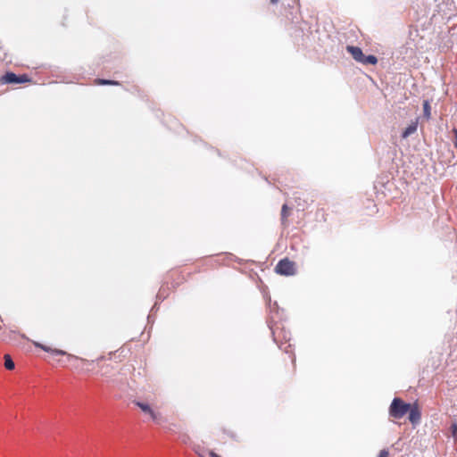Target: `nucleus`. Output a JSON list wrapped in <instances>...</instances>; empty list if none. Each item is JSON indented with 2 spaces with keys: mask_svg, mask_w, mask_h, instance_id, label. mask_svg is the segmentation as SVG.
<instances>
[{
  "mask_svg": "<svg viewBox=\"0 0 457 457\" xmlns=\"http://www.w3.org/2000/svg\"><path fill=\"white\" fill-rule=\"evenodd\" d=\"M411 404L405 403L399 398H395L393 400L390 405V415L395 419L403 418L406 413H408L409 409Z\"/></svg>",
  "mask_w": 457,
  "mask_h": 457,
  "instance_id": "f257e3e1",
  "label": "nucleus"
},
{
  "mask_svg": "<svg viewBox=\"0 0 457 457\" xmlns=\"http://www.w3.org/2000/svg\"><path fill=\"white\" fill-rule=\"evenodd\" d=\"M2 84H24L31 82L27 74L17 75L12 71H6L0 79Z\"/></svg>",
  "mask_w": 457,
  "mask_h": 457,
  "instance_id": "f03ea898",
  "label": "nucleus"
},
{
  "mask_svg": "<svg viewBox=\"0 0 457 457\" xmlns=\"http://www.w3.org/2000/svg\"><path fill=\"white\" fill-rule=\"evenodd\" d=\"M136 405L153 421H159L161 414L153 406L145 402H136Z\"/></svg>",
  "mask_w": 457,
  "mask_h": 457,
  "instance_id": "7ed1b4c3",
  "label": "nucleus"
},
{
  "mask_svg": "<svg viewBox=\"0 0 457 457\" xmlns=\"http://www.w3.org/2000/svg\"><path fill=\"white\" fill-rule=\"evenodd\" d=\"M276 272L280 275H293L295 271L294 262L287 259L281 260L275 268Z\"/></svg>",
  "mask_w": 457,
  "mask_h": 457,
  "instance_id": "20e7f679",
  "label": "nucleus"
},
{
  "mask_svg": "<svg viewBox=\"0 0 457 457\" xmlns=\"http://www.w3.org/2000/svg\"><path fill=\"white\" fill-rule=\"evenodd\" d=\"M34 345L47 352V353H52L53 355H62V356H65L67 361H72V360H78L79 358L75 355H72L71 353H66L65 351H62V350H59V349H55V348H51L49 346H46L45 345H42L38 342H33Z\"/></svg>",
  "mask_w": 457,
  "mask_h": 457,
  "instance_id": "39448f33",
  "label": "nucleus"
},
{
  "mask_svg": "<svg viewBox=\"0 0 457 457\" xmlns=\"http://www.w3.org/2000/svg\"><path fill=\"white\" fill-rule=\"evenodd\" d=\"M346 50L356 62L361 63L364 57V54L359 46H347Z\"/></svg>",
  "mask_w": 457,
  "mask_h": 457,
  "instance_id": "423d86ee",
  "label": "nucleus"
},
{
  "mask_svg": "<svg viewBox=\"0 0 457 457\" xmlns=\"http://www.w3.org/2000/svg\"><path fill=\"white\" fill-rule=\"evenodd\" d=\"M409 420L412 424H416L420 420V411L417 404L411 405L409 409Z\"/></svg>",
  "mask_w": 457,
  "mask_h": 457,
  "instance_id": "0eeeda50",
  "label": "nucleus"
},
{
  "mask_svg": "<svg viewBox=\"0 0 457 457\" xmlns=\"http://www.w3.org/2000/svg\"><path fill=\"white\" fill-rule=\"evenodd\" d=\"M417 129H418V123L417 122H411V124H409L402 132V135L401 137L403 138H407L408 137H410L411 135H412L413 133H415L417 131Z\"/></svg>",
  "mask_w": 457,
  "mask_h": 457,
  "instance_id": "6e6552de",
  "label": "nucleus"
},
{
  "mask_svg": "<svg viewBox=\"0 0 457 457\" xmlns=\"http://www.w3.org/2000/svg\"><path fill=\"white\" fill-rule=\"evenodd\" d=\"M378 62V58L374 54L365 55L361 62V64L364 65H375Z\"/></svg>",
  "mask_w": 457,
  "mask_h": 457,
  "instance_id": "1a4fd4ad",
  "label": "nucleus"
},
{
  "mask_svg": "<svg viewBox=\"0 0 457 457\" xmlns=\"http://www.w3.org/2000/svg\"><path fill=\"white\" fill-rule=\"evenodd\" d=\"M4 367L8 370H12L15 368V364L9 354L4 356Z\"/></svg>",
  "mask_w": 457,
  "mask_h": 457,
  "instance_id": "9d476101",
  "label": "nucleus"
},
{
  "mask_svg": "<svg viewBox=\"0 0 457 457\" xmlns=\"http://www.w3.org/2000/svg\"><path fill=\"white\" fill-rule=\"evenodd\" d=\"M96 82L98 85H102V86H117L120 84L117 80L105 79H97Z\"/></svg>",
  "mask_w": 457,
  "mask_h": 457,
  "instance_id": "9b49d317",
  "label": "nucleus"
},
{
  "mask_svg": "<svg viewBox=\"0 0 457 457\" xmlns=\"http://www.w3.org/2000/svg\"><path fill=\"white\" fill-rule=\"evenodd\" d=\"M423 112H424V115L426 117H430V104L428 103V101H424L423 103Z\"/></svg>",
  "mask_w": 457,
  "mask_h": 457,
  "instance_id": "f8f14e48",
  "label": "nucleus"
},
{
  "mask_svg": "<svg viewBox=\"0 0 457 457\" xmlns=\"http://www.w3.org/2000/svg\"><path fill=\"white\" fill-rule=\"evenodd\" d=\"M378 457H390L388 450H381L378 455Z\"/></svg>",
  "mask_w": 457,
  "mask_h": 457,
  "instance_id": "ddd939ff",
  "label": "nucleus"
},
{
  "mask_svg": "<svg viewBox=\"0 0 457 457\" xmlns=\"http://www.w3.org/2000/svg\"><path fill=\"white\" fill-rule=\"evenodd\" d=\"M287 205H286V204H285V205H283V207H282V215H283V216H286V214H287Z\"/></svg>",
  "mask_w": 457,
  "mask_h": 457,
  "instance_id": "4468645a",
  "label": "nucleus"
},
{
  "mask_svg": "<svg viewBox=\"0 0 457 457\" xmlns=\"http://www.w3.org/2000/svg\"><path fill=\"white\" fill-rule=\"evenodd\" d=\"M209 455H210V457H220V456H219L217 453H213V452H211V453H209Z\"/></svg>",
  "mask_w": 457,
  "mask_h": 457,
  "instance_id": "2eb2a0df",
  "label": "nucleus"
},
{
  "mask_svg": "<svg viewBox=\"0 0 457 457\" xmlns=\"http://www.w3.org/2000/svg\"><path fill=\"white\" fill-rule=\"evenodd\" d=\"M456 431H457V426L453 425V433L454 436H455Z\"/></svg>",
  "mask_w": 457,
  "mask_h": 457,
  "instance_id": "dca6fc26",
  "label": "nucleus"
},
{
  "mask_svg": "<svg viewBox=\"0 0 457 457\" xmlns=\"http://www.w3.org/2000/svg\"><path fill=\"white\" fill-rule=\"evenodd\" d=\"M278 2V0H270L271 4H277Z\"/></svg>",
  "mask_w": 457,
  "mask_h": 457,
  "instance_id": "f3484780",
  "label": "nucleus"
},
{
  "mask_svg": "<svg viewBox=\"0 0 457 457\" xmlns=\"http://www.w3.org/2000/svg\"><path fill=\"white\" fill-rule=\"evenodd\" d=\"M57 361H58L59 364L64 365L63 361L62 360H58Z\"/></svg>",
  "mask_w": 457,
  "mask_h": 457,
  "instance_id": "a211bd4d",
  "label": "nucleus"
}]
</instances>
